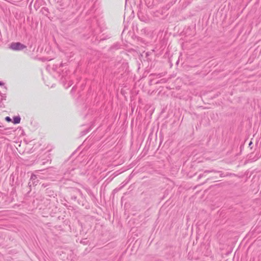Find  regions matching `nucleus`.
Wrapping results in <instances>:
<instances>
[{"label": "nucleus", "mask_w": 261, "mask_h": 261, "mask_svg": "<svg viewBox=\"0 0 261 261\" xmlns=\"http://www.w3.org/2000/svg\"><path fill=\"white\" fill-rule=\"evenodd\" d=\"M0 127H1V126L0 125Z\"/></svg>", "instance_id": "423d86ee"}, {"label": "nucleus", "mask_w": 261, "mask_h": 261, "mask_svg": "<svg viewBox=\"0 0 261 261\" xmlns=\"http://www.w3.org/2000/svg\"><path fill=\"white\" fill-rule=\"evenodd\" d=\"M20 121V118L18 117H16L13 119V123L14 124L19 123Z\"/></svg>", "instance_id": "f03ea898"}, {"label": "nucleus", "mask_w": 261, "mask_h": 261, "mask_svg": "<svg viewBox=\"0 0 261 261\" xmlns=\"http://www.w3.org/2000/svg\"><path fill=\"white\" fill-rule=\"evenodd\" d=\"M27 46L20 42H12L10 44L9 48L14 51L22 50L26 48Z\"/></svg>", "instance_id": "f257e3e1"}, {"label": "nucleus", "mask_w": 261, "mask_h": 261, "mask_svg": "<svg viewBox=\"0 0 261 261\" xmlns=\"http://www.w3.org/2000/svg\"><path fill=\"white\" fill-rule=\"evenodd\" d=\"M212 172V171H210V170H206L204 172V173L202 174H200L199 175V178H201L202 177L205 176V174L207 173H210V172Z\"/></svg>", "instance_id": "7ed1b4c3"}, {"label": "nucleus", "mask_w": 261, "mask_h": 261, "mask_svg": "<svg viewBox=\"0 0 261 261\" xmlns=\"http://www.w3.org/2000/svg\"><path fill=\"white\" fill-rule=\"evenodd\" d=\"M5 120H6V121H7L8 122L11 121V119L8 116H7L5 118Z\"/></svg>", "instance_id": "20e7f679"}, {"label": "nucleus", "mask_w": 261, "mask_h": 261, "mask_svg": "<svg viewBox=\"0 0 261 261\" xmlns=\"http://www.w3.org/2000/svg\"><path fill=\"white\" fill-rule=\"evenodd\" d=\"M0 85H2V83L0 82Z\"/></svg>", "instance_id": "39448f33"}]
</instances>
